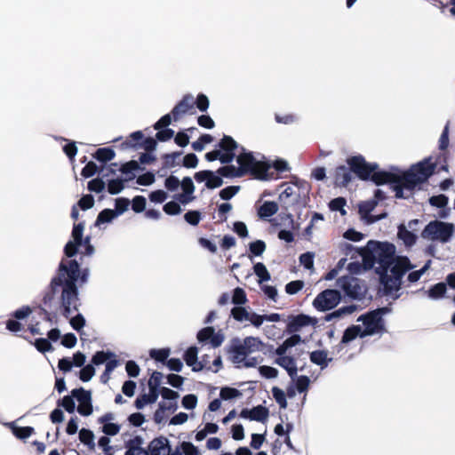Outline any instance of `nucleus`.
<instances>
[{
    "mask_svg": "<svg viewBox=\"0 0 455 455\" xmlns=\"http://www.w3.org/2000/svg\"><path fill=\"white\" fill-rule=\"evenodd\" d=\"M350 170L344 166L337 167L335 171V183L337 186L346 187L352 180L351 171L362 180H371L377 185L388 183L395 192L397 198H408L413 189L426 182L433 174L435 164L431 158L413 165L411 169L400 174L388 172H377V164L367 163L361 156H353L347 160Z\"/></svg>",
    "mask_w": 455,
    "mask_h": 455,
    "instance_id": "nucleus-1",
    "label": "nucleus"
},
{
    "mask_svg": "<svg viewBox=\"0 0 455 455\" xmlns=\"http://www.w3.org/2000/svg\"><path fill=\"white\" fill-rule=\"evenodd\" d=\"M395 247L389 243L368 242L363 260L365 268L375 267L387 293L397 291L403 275L414 267L407 257H395Z\"/></svg>",
    "mask_w": 455,
    "mask_h": 455,
    "instance_id": "nucleus-2",
    "label": "nucleus"
},
{
    "mask_svg": "<svg viewBox=\"0 0 455 455\" xmlns=\"http://www.w3.org/2000/svg\"><path fill=\"white\" fill-rule=\"evenodd\" d=\"M89 272L85 269L80 276V266L76 260L68 261L67 266L60 262L58 274L51 282V291L53 295L60 293L63 315H69L78 308V291L76 283L79 280L82 283L87 281Z\"/></svg>",
    "mask_w": 455,
    "mask_h": 455,
    "instance_id": "nucleus-3",
    "label": "nucleus"
},
{
    "mask_svg": "<svg viewBox=\"0 0 455 455\" xmlns=\"http://www.w3.org/2000/svg\"><path fill=\"white\" fill-rule=\"evenodd\" d=\"M236 163L238 166H223L217 172L224 177H243L247 173H251L258 178H262L269 167L266 163L256 159L253 154L245 150L243 147L240 148V152L236 156Z\"/></svg>",
    "mask_w": 455,
    "mask_h": 455,
    "instance_id": "nucleus-4",
    "label": "nucleus"
},
{
    "mask_svg": "<svg viewBox=\"0 0 455 455\" xmlns=\"http://www.w3.org/2000/svg\"><path fill=\"white\" fill-rule=\"evenodd\" d=\"M454 233V224L440 220H433L425 227L421 235L423 238L445 243L451 239Z\"/></svg>",
    "mask_w": 455,
    "mask_h": 455,
    "instance_id": "nucleus-5",
    "label": "nucleus"
},
{
    "mask_svg": "<svg viewBox=\"0 0 455 455\" xmlns=\"http://www.w3.org/2000/svg\"><path fill=\"white\" fill-rule=\"evenodd\" d=\"M387 312V308L382 307L361 315L357 321H362L363 325L362 337L382 333L385 331L383 315Z\"/></svg>",
    "mask_w": 455,
    "mask_h": 455,
    "instance_id": "nucleus-6",
    "label": "nucleus"
},
{
    "mask_svg": "<svg viewBox=\"0 0 455 455\" xmlns=\"http://www.w3.org/2000/svg\"><path fill=\"white\" fill-rule=\"evenodd\" d=\"M84 229V223H78L74 226L72 230V241H69L65 248L64 252L67 257H73L76 254L79 246H84L85 251L84 252L85 255L91 256L94 252L93 246L90 243V238L86 237L83 242V233Z\"/></svg>",
    "mask_w": 455,
    "mask_h": 455,
    "instance_id": "nucleus-7",
    "label": "nucleus"
},
{
    "mask_svg": "<svg viewBox=\"0 0 455 455\" xmlns=\"http://www.w3.org/2000/svg\"><path fill=\"white\" fill-rule=\"evenodd\" d=\"M337 286L352 299H362L366 292V286L357 277L349 275L339 277Z\"/></svg>",
    "mask_w": 455,
    "mask_h": 455,
    "instance_id": "nucleus-8",
    "label": "nucleus"
},
{
    "mask_svg": "<svg viewBox=\"0 0 455 455\" xmlns=\"http://www.w3.org/2000/svg\"><path fill=\"white\" fill-rule=\"evenodd\" d=\"M340 293L337 290H325L314 299V307L321 311L335 307L340 300Z\"/></svg>",
    "mask_w": 455,
    "mask_h": 455,
    "instance_id": "nucleus-9",
    "label": "nucleus"
},
{
    "mask_svg": "<svg viewBox=\"0 0 455 455\" xmlns=\"http://www.w3.org/2000/svg\"><path fill=\"white\" fill-rule=\"evenodd\" d=\"M219 146L221 149L219 160L222 164L231 163L235 158L234 150L239 148L236 141L232 137L225 135L220 141Z\"/></svg>",
    "mask_w": 455,
    "mask_h": 455,
    "instance_id": "nucleus-10",
    "label": "nucleus"
},
{
    "mask_svg": "<svg viewBox=\"0 0 455 455\" xmlns=\"http://www.w3.org/2000/svg\"><path fill=\"white\" fill-rule=\"evenodd\" d=\"M195 100L191 94L185 95L183 99L173 108L172 114L175 121L194 109Z\"/></svg>",
    "mask_w": 455,
    "mask_h": 455,
    "instance_id": "nucleus-11",
    "label": "nucleus"
},
{
    "mask_svg": "<svg viewBox=\"0 0 455 455\" xmlns=\"http://www.w3.org/2000/svg\"><path fill=\"white\" fill-rule=\"evenodd\" d=\"M195 179L197 182L205 181V186L208 188H220L223 183L222 179L212 171L198 172L195 174Z\"/></svg>",
    "mask_w": 455,
    "mask_h": 455,
    "instance_id": "nucleus-12",
    "label": "nucleus"
},
{
    "mask_svg": "<svg viewBox=\"0 0 455 455\" xmlns=\"http://www.w3.org/2000/svg\"><path fill=\"white\" fill-rule=\"evenodd\" d=\"M376 205L377 202L375 200L362 202L359 204V213L368 223H373L386 217V214L378 217L371 215V212L375 209Z\"/></svg>",
    "mask_w": 455,
    "mask_h": 455,
    "instance_id": "nucleus-13",
    "label": "nucleus"
},
{
    "mask_svg": "<svg viewBox=\"0 0 455 455\" xmlns=\"http://www.w3.org/2000/svg\"><path fill=\"white\" fill-rule=\"evenodd\" d=\"M148 455H169L170 445L167 438L160 437L152 440L148 445Z\"/></svg>",
    "mask_w": 455,
    "mask_h": 455,
    "instance_id": "nucleus-14",
    "label": "nucleus"
},
{
    "mask_svg": "<svg viewBox=\"0 0 455 455\" xmlns=\"http://www.w3.org/2000/svg\"><path fill=\"white\" fill-rule=\"evenodd\" d=\"M275 363L285 369L291 379L294 380L298 372V369L296 361L293 357L289 355L277 357L275 360Z\"/></svg>",
    "mask_w": 455,
    "mask_h": 455,
    "instance_id": "nucleus-15",
    "label": "nucleus"
},
{
    "mask_svg": "<svg viewBox=\"0 0 455 455\" xmlns=\"http://www.w3.org/2000/svg\"><path fill=\"white\" fill-rule=\"evenodd\" d=\"M198 350L196 347H190L185 353L184 360L186 363L192 368L194 371H199L204 369V364L197 360Z\"/></svg>",
    "mask_w": 455,
    "mask_h": 455,
    "instance_id": "nucleus-16",
    "label": "nucleus"
},
{
    "mask_svg": "<svg viewBox=\"0 0 455 455\" xmlns=\"http://www.w3.org/2000/svg\"><path fill=\"white\" fill-rule=\"evenodd\" d=\"M295 196L294 188L291 186L286 187L284 190L279 195V202L281 204V207L287 211L297 202Z\"/></svg>",
    "mask_w": 455,
    "mask_h": 455,
    "instance_id": "nucleus-17",
    "label": "nucleus"
},
{
    "mask_svg": "<svg viewBox=\"0 0 455 455\" xmlns=\"http://www.w3.org/2000/svg\"><path fill=\"white\" fill-rule=\"evenodd\" d=\"M142 443V438L140 436L130 440L126 444L127 450L124 455H148V451L141 447Z\"/></svg>",
    "mask_w": 455,
    "mask_h": 455,
    "instance_id": "nucleus-18",
    "label": "nucleus"
},
{
    "mask_svg": "<svg viewBox=\"0 0 455 455\" xmlns=\"http://www.w3.org/2000/svg\"><path fill=\"white\" fill-rule=\"evenodd\" d=\"M310 361L320 366L321 369H324L328 366L329 362L331 358L328 357V353L325 350H315L310 353Z\"/></svg>",
    "mask_w": 455,
    "mask_h": 455,
    "instance_id": "nucleus-19",
    "label": "nucleus"
},
{
    "mask_svg": "<svg viewBox=\"0 0 455 455\" xmlns=\"http://www.w3.org/2000/svg\"><path fill=\"white\" fill-rule=\"evenodd\" d=\"M278 211V204L273 201H266L258 211L261 219H267L275 215Z\"/></svg>",
    "mask_w": 455,
    "mask_h": 455,
    "instance_id": "nucleus-20",
    "label": "nucleus"
},
{
    "mask_svg": "<svg viewBox=\"0 0 455 455\" xmlns=\"http://www.w3.org/2000/svg\"><path fill=\"white\" fill-rule=\"evenodd\" d=\"M159 395L158 391L150 390L148 394L139 396L135 401V406L137 409H142L145 405L154 403L156 402Z\"/></svg>",
    "mask_w": 455,
    "mask_h": 455,
    "instance_id": "nucleus-21",
    "label": "nucleus"
},
{
    "mask_svg": "<svg viewBox=\"0 0 455 455\" xmlns=\"http://www.w3.org/2000/svg\"><path fill=\"white\" fill-rule=\"evenodd\" d=\"M447 291L444 283H438L432 286L427 291V297L431 299H440L444 297Z\"/></svg>",
    "mask_w": 455,
    "mask_h": 455,
    "instance_id": "nucleus-22",
    "label": "nucleus"
},
{
    "mask_svg": "<svg viewBox=\"0 0 455 455\" xmlns=\"http://www.w3.org/2000/svg\"><path fill=\"white\" fill-rule=\"evenodd\" d=\"M243 342L244 343L247 352L251 354L263 349V342L259 338L247 337Z\"/></svg>",
    "mask_w": 455,
    "mask_h": 455,
    "instance_id": "nucleus-23",
    "label": "nucleus"
},
{
    "mask_svg": "<svg viewBox=\"0 0 455 455\" xmlns=\"http://www.w3.org/2000/svg\"><path fill=\"white\" fill-rule=\"evenodd\" d=\"M362 333H363V329L361 326L353 325L351 327H348L344 331L341 341H342V343H348V342L352 341L353 339H355L358 336L363 338Z\"/></svg>",
    "mask_w": 455,
    "mask_h": 455,
    "instance_id": "nucleus-24",
    "label": "nucleus"
},
{
    "mask_svg": "<svg viewBox=\"0 0 455 455\" xmlns=\"http://www.w3.org/2000/svg\"><path fill=\"white\" fill-rule=\"evenodd\" d=\"M398 237L404 243L406 246H411L416 242V235L406 229L403 225L398 228Z\"/></svg>",
    "mask_w": 455,
    "mask_h": 455,
    "instance_id": "nucleus-25",
    "label": "nucleus"
},
{
    "mask_svg": "<svg viewBox=\"0 0 455 455\" xmlns=\"http://www.w3.org/2000/svg\"><path fill=\"white\" fill-rule=\"evenodd\" d=\"M94 438V434L90 429L82 428L79 431V440L81 443L88 446L90 450H93L95 448Z\"/></svg>",
    "mask_w": 455,
    "mask_h": 455,
    "instance_id": "nucleus-26",
    "label": "nucleus"
},
{
    "mask_svg": "<svg viewBox=\"0 0 455 455\" xmlns=\"http://www.w3.org/2000/svg\"><path fill=\"white\" fill-rule=\"evenodd\" d=\"M117 216L118 213H116L115 210L105 209L99 213L95 224L100 226L104 223H109Z\"/></svg>",
    "mask_w": 455,
    "mask_h": 455,
    "instance_id": "nucleus-27",
    "label": "nucleus"
},
{
    "mask_svg": "<svg viewBox=\"0 0 455 455\" xmlns=\"http://www.w3.org/2000/svg\"><path fill=\"white\" fill-rule=\"evenodd\" d=\"M116 355L112 352L98 351L92 359V363L95 365H100L104 363L113 360Z\"/></svg>",
    "mask_w": 455,
    "mask_h": 455,
    "instance_id": "nucleus-28",
    "label": "nucleus"
},
{
    "mask_svg": "<svg viewBox=\"0 0 455 455\" xmlns=\"http://www.w3.org/2000/svg\"><path fill=\"white\" fill-rule=\"evenodd\" d=\"M251 312L245 307H235L231 310L232 316L238 322L249 321Z\"/></svg>",
    "mask_w": 455,
    "mask_h": 455,
    "instance_id": "nucleus-29",
    "label": "nucleus"
},
{
    "mask_svg": "<svg viewBox=\"0 0 455 455\" xmlns=\"http://www.w3.org/2000/svg\"><path fill=\"white\" fill-rule=\"evenodd\" d=\"M268 416V411L262 405H258L251 409V420L263 422Z\"/></svg>",
    "mask_w": 455,
    "mask_h": 455,
    "instance_id": "nucleus-30",
    "label": "nucleus"
},
{
    "mask_svg": "<svg viewBox=\"0 0 455 455\" xmlns=\"http://www.w3.org/2000/svg\"><path fill=\"white\" fill-rule=\"evenodd\" d=\"M115 156H116V154L113 149L108 148H99L96 151L94 157L100 162H108V161L112 160L115 157Z\"/></svg>",
    "mask_w": 455,
    "mask_h": 455,
    "instance_id": "nucleus-31",
    "label": "nucleus"
},
{
    "mask_svg": "<svg viewBox=\"0 0 455 455\" xmlns=\"http://www.w3.org/2000/svg\"><path fill=\"white\" fill-rule=\"evenodd\" d=\"M72 396L76 398V400L80 403H86L92 402L91 392L86 391L83 388L74 389L72 390Z\"/></svg>",
    "mask_w": 455,
    "mask_h": 455,
    "instance_id": "nucleus-32",
    "label": "nucleus"
},
{
    "mask_svg": "<svg viewBox=\"0 0 455 455\" xmlns=\"http://www.w3.org/2000/svg\"><path fill=\"white\" fill-rule=\"evenodd\" d=\"M253 269L255 275L259 278L260 283L270 279V274L263 263L259 262L255 264Z\"/></svg>",
    "mask_w": 455,
    "mask_h": 455,
    "instance_id": "nucleus-33",
    "label": "nucleus"
},
{
    "mask_svg": "<svg viewBox=\"0 0 455 455\" xmlns=\"http://www.w3.org/2000/svg\"><path fill=\"white\" fill-rule=\"evenodd\" d=\"M292 381L295 382L296 388L299 393L306 392L310 384V379L305 375L299 377L296 375L294 380Z\"/></svg>",
    "mask_w": 455,
    "mask_h": 455,
    "instance_id": "nucleus-34",
    "label": "nucleus"
},
{
    "mask_svg": "<svg viewBox=\"0 0 455 455\" xmlns=\"http://www.w3.org/2000/svg\"><path fill=\"white\" fill-rule=\"evenodd\" d=\"M355 309H356L355 306L342 307L339 308L338 310L332 312L331 314L328 315L326 316V320L331 321L333 318L340 317L343 315H350V314L354 313L355 311Z\"/></svg>",
    "mask_w": 455,
    "mask_h": 455,
    "instance_id": "nucleus-35",
    "label": "nucleus"
},
{
    "mask_svg": "<svg viewBox=\"0 0 455 455\" xmlns=\"http://www.w3.org/2000/svg\"><path fill=\"white\" fill-rule=\"evenodd\" d=\"M272 395L281 408L285 409L287 407L286 395L282 389L277 387H274L272 388Z\"/></svg>",
    "mask_w": 455,
    "mask_h": 455,
    "instance_id": "nucleus-36",
    "label": "nucleus"
},
{
    "mask_svg": "<svg viewBox=\"0 0 455 455\" xmlns=\"http://www.w3.org/2000/svg\"><path fill=\"white\" fill-rule=\"evenodd\" d=\"M12 428L13 435L20 439L28 438L34 433L32 427H12Z\"/></svg>",
    "mask_w": 455,
    "mask_h": 455,
    "instance_id": "nucleus-37",
    "label": "nucleus"
},
{
    "mask_svg": "<svg viewBox=\"0 0 455 455\" xmlns=\"http://www.w3.org/2000/svg\"><path fill=\"white\" fill-rule=\"evenodd\" d=\"M118 361L116 359L107 362L105 371L100 376V379L103 383H107L109 379L111 372L117 367Z\"/></svg>",
    "mask_w": 455,
    "mask_h": 455,
    "instance_id": "nucleus-38",
    "label": "nucleus"
},
{
    "mask_svg": "<svg viewBox=\"0 0 455 455\" xmlns=\"http://www.w3.org/2000/svg\"><path fill=\"white\" fill-rule=\"evenodd\" d=\"M431 264V260H427L426 264L419 269L416 271H412L408 275V281L410 283H416L419 280V278L425 274V272L429 268Z\"/></svg>",
    "mask_w": 455,
    "mask_h": 455,
    "instance_id": "nucleus-39",
    "label": "nucleus"
},
{
    "mask_svg": "<svg viewBox=\"0 0 455 455\" xmlns=\"http://www.w3.org/2000/svg\"><path fill=\"white\" fill-rule=\"evenodd\" d=\"M150 356L158 362H164L170 355V349H151L149 352Z\"/></svg>",
    "mask_w": 455,
    "mask_h": 455,
    "instance_id": "nucleus-40",
    "label": "nucleus"
},
{
    "mask_svg": "<svg viewBox=\"0 0 455 455\" xmlns=\"http://www.w3.org/2000/svg\"><path fill=\"white\" fill-rule=\"evenodd\" d=\"M346 205V200L343 197H337L331 200L329 204L330 209L335 212H340L342 215L346 214L344 207Z\"/></svg>",
    "mask_w": 455,
    "mask_h": 455,
    "instance_id": "nucleus-41",
    "label": "nucleus"
},
{
    "mask_svg": "<svg viewBox=\"0 0 455 455\" xmlns=\"http://www.w3.org/2000/svg\"><path fill=\"white\" fill-rule=\"evenodd\" d=\"M232 302L235 305H243L247 302L245 291L242 288H235L234 290Z\"/></svg>",
    "mask_w": 455,
    "mask_h": 455,
    "instance_id": "nucleus-42",
    "label": "nucleus"
},
{
    "mask_svg": "<svg viewBox=\"0 0 455 455\" xmlns=\"http://www.w3.org/2000/svg\"><path fill=\"white\" fill-rule=\"evenodd\" d=\"M239 190L240 187L238 186H229L220 190V196L222 200H229L236 195Z\"/></svg>",
    "mask_w": 455,
    "mask_h": 455,
    "instance_id": "nucleus-43",
    "label": "nucleus"
},
{
    "mask_svg": "<svg viewBox=\"0 0 455 455\" xmlns=\"http://www.w3.org/2000/svg\"><path fill=\"white\" fill-rule=\"evenodd\" d=\"M310 322L311 319L308 316L300 315L294 318L291 327L293 329V331H298L299 328L308 325Z\"/></svg>",
    "mask_w": 455,
    "mask_h": 455,
    "instance_id": "nucleus-44",
    "label": "nucleus"
},
{
    "mask_svg": "<svg viewBox=\"0 0 455 455\" xmlns=\"http://www.w3.org/2000/svg\"><path fill=\"white\" fill-rule=\"evenodd\" d=\"M164 211L168 215H178L181 212L182 209L178 203L171 201L164 205Z\"/></svg>",
    "mask_w": 455,
    "mask_h": 455,
    "instance_id": "nucleus-45",
    "label": "nucleus"
},
{
    "mask_svg": "<svg viewBox=\"0 0 455 455\" xmlns=\"http://www.w3.org/2000/svg\"><path fill=\"white\" fill-rule=\"evenodd\" d=\"M184 219L188 224L196 226L201 220V212L198 211H188L185 213Z\"/></svg>",
    "mask_w": 455,
    "mask_h": 455,
    "instance_id": "nucleus-46",
    "label": "nucleus"
},
{
    "mask_svg": "<svg viewBox=\"0 0 455 455\" xmlns=\"http://www.w3.org/2000/svg\"><path fill=\"white\" fill-rule=\"evenodd\" d=\"M121 426L117 423L108 422L102 425V432L107 435H116L120 432Z\"/></svg>",
    "mask_w": 455,
    "mask_h": 455,
    "instance_id": "nucleus-47",
    "label": "nucleus"
},
{
    "mask_svg": "<svg viewBox=\"0 0 455 455\" xmlns=\"http://www.w3.org/2000/svg\"><path fill=\"white\" fill-rule=\"evenodd\" d=\"M163 374L159 371H154L148 380V388L150 390L158 391V387L161 384Z\"/></svg>",
    "mask_w": 455,
    "mask_h": 455,
    "instance_id": "nucleus-48",
    "label": "nucleus"
},
{
    "mask_svg": "<svg viewBox=\"0 0 455 455\" xmlns=\"http://www.w3.org/2000/svg\"><path fill=\"white\" fill-rule=\"evenodd\" d=\"M304 287L303 281L296 280L290 282L285 286V291L288 294L293 295L298 293Z\"/></svg>",
    "mask_w": 455,
    "mask_h": 455,
    "instance_id": "nucleus-49",
    "label": "nucleus"
},
{
    "mask_svg": "<svg viewBox=\"0 0 455 455\" xmlns=\"http://www.w3.org/2000/svg\"><path fill=\"white\" fill-rule=\"evenodd\" d=\"M266 250V243L261 240H257L250 243V251L255 255H261Z\"/></svg>",
    "mask_w": 455,
    "mask_h": 455,
    "instance_id": "nucleus-50",
    "label": "nucleus"
},
{
    "mask_svg": "<svg viewBox=\"0 0 455 455\" xmlns=\"http://www.w3.org/2000/svg\"><path fill=\"white\" fill-rule=\"evenodd\" d=\"M95 374V369L92 364H87L80 371V379L84 382H87Z\"/></svg>",
    "mask_w": 455,
    "mask_h": 455,
    "instance_id": "nucleus-51",
    "label": "nucleus"
},
{
    "mask_svg": "<svg viewBox=\"0 0 455 455\" xmlns=\"http://www.w3.org/2000/svg\"><path fill=\"white\" fill-rule=\"evenodd\" d=\"M124 189V182L121 180H112L108 182V191L111 195H116Z\"/></svg>",
    "mask_w": 455,
    "mask_h": 455,
    "instance_id": "nucleus-52",
    "label": "nucleus"
},
{
    "mask_svg": "<svg viewBox=\"0 0 455 455\" xmlns=\"http://www.w3.org/2000/svg\"><path fill=\"white\" fill-rule=\"evenodd\" d=\"M230 356H231V361L234 363L237 364L238 366H240L241 364H243V363L246 359L245 354H243V352H240L235 347H233L230 351Z\"/></svg>",
    "mask_w": 455,
    "mask_h": 455,
    "instance_id": "nucleus-53",
    "label": "nucleus"
},
{
    "mask_svg": "<svg viewBox=\"0 0 455 455\" xmlns=\"http://www.w3.org/2000/svg\"><path fill=\"white\" fill-rule=\"evenodd\" d=\"M315 254L312 252H306L299 256V262L307 269L313 268Z\"/></svg>",
    "mask_w": 455,
    "mask_h": 455,
    "instance_id": "nucleus-54",
    "label": "nucleus"
},
{
    "mask_svg": "<svg viewBox=\"0 0 455 455\" xmlns=\"http://www.w3.org/2000/svg\"><path fill=\"white\" fill-rule=\"evenodd\" d=\"M259 371L267 379H275L278 375V371L275 368L267 365L260 366Z\"/></svg>",
    "mask_w": 455,
    "mask_h": 455,
    "instance_id": "nucleus-55",
    "label": "nucleus"
},
{
    "mask_svg": "<svg viewBox=\"0 0 455 455\" xmlns=\"http://www.w3.org/2000/svg\"><path fill=\"white\" fill-rule=\"evenodd\" d=\"M181 403H182V406L185 409L192 410V409L196 408V406L197 404V397H196V395H192V394L187 395L182 398Z\"/></svg>",
    "mask_w": 455,
    "mask_h": 455,
    "instance_id": "nucleus-56",
    "label": "nucleus"
},
{
    "mask_svg": "<svg viewBox=\"0 0 455 455\" xmlns=\"http://www.w3.org/2000/svg\"><path fill=\"white\" fill-rule=\"evenodd\" d=\"M183 455H200L199 450L190 442H182Z\"/></svg>",
    "mask_w": 455,
    "mask_h": 455,
    "instance_id": "nucleus-57",
    "label": "nucleus"
},
{
    "mask_svg": "<svg viewBox=\"0 0 455 455\" xmlns=\"http://www.w3.org/2000/svg\"><path fill=\"white\" fill-rule=\"evenodd\" d=\"M239 395L240 392L237 389L232 387H223L220 390V397L223 400H229L238 396Z\"/></svg>",
    "mask_w": 455,
    "mask_h": 455,
    "instance_id": "nucleus-58",
    "label": "nucleus"
},
{
    "mask_svg": "<svg viewBox=\"0 0 455 455\" xmlns=\"http://www.w3.org/2000/svg\"><path fill=\"white\" fill-rule=\"evenodd\" d=\"M429 203L433 206H436L439 208L446 206L448 204V197L444 195H439L430 197Z\"/></svg>",
    "mask_w": 455,
    "mask_h": 455,
    "instance_id": "nucleus-59",
    "label": "nucleus"
},
{
    "mask_svg": "<svg viewBox=\"0 0 455 455\" xmlns=\"http://www.w3.org/2000/svg\"><path fill=\"white\" fill-rule=\"evenodd\" d=\"M155 181V175L152 172H147L137 178V183L141 186H149Z\"/></svg>",
    "mask_w": 455,
    "mask_h": 455,
    "instance_id": "nucleus-60",
    "label": "nucleus"
},
{
    "mask_svg": "<svg viewBox=\"0 0 455 455\" xmlns=\"http://www.w3.org/2000/svg\"><path fill=\"white\" fill-rule=\"evenodd\" d=\"M105 188V183L100 179H94L88 183V189L96 193H100Z\"/></svg>",
    "mask_w": 455,
    "mask_h": 455,
    "instance_id": "nucleus-61",
    "label": "nucleus"
},
{
    "mask_svg": "<svg viewBox=\"0 0 455 455\" xmlns=\"http://www.w3.org/2000/svg\"><path fill=\"white\" fill-rule=\"evenodd\" d=\"M146 207V199L143 196H135L132 200V210L135 212H141Z\"/></svg>",
    "mask_w": 455,
    "mask_h": 455,
    "instance_id": "nucleus-62",
    "label": "nucleus"
},
{
    "mask_svg": "<svg viewBox=\"0 0 455 455\" xmlns=\"http://www.w3.org/2000/svg\"><path fill=\"white\" fill-rule=\"evenodd\" d=\"M180 180L173 175L169 176L164 182V186L169 191L177 190L178 188L180 187Z\"/></svg>",
    "mask_w": 455,
    "mask_h": 455,
    "instance_id": "nucleus-63",
    "label": "nucleus"
},
{
    "mask_svg": "<svg viewBox=\"0 0 455 455\" xmlns=\"http://www.w3.org/2000/svg\"><path fill=\"white\" fill-rule=\"evenodd\" d=\"M70 324L73 329L79 331L84 326L85 319L81 314H78L70 319Z\"/></svg>",
    "mask_w": 455,
    "mask_h": 455,
    "instance_id": "nucleus-64",
    "label": "nucleus"
}]
</instances>
